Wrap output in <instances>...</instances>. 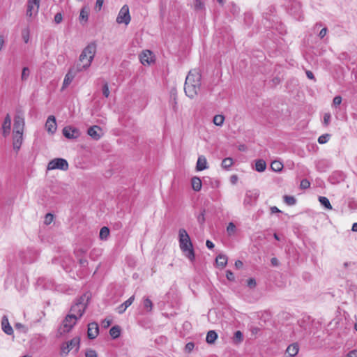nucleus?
<instances>
[{
	"mask_svg": "<svg viewBox=\"0 0 357 357\" xmlns=\"http://www.w3.org/2000/svg\"><path fill=\"white\" fill-rule=\"evenodd\" d=\"M299 351V346L298 343H293L288 346L286 349V352L290 357L296 356Z\"/></svg>",
	"mask_w": 357,
	"mask_h": 357,
	"instance_id": "nucleus-22",
	"label": "nucleus"
},
{
	"mask_svg": "<svg viewBox=\"0 0 357 357\" xmlns=\"http://www.w3.org/2000/svg\"><path fill=\"white\" fill-rule=\"evenodd\" d=\"M179 246L185 256L191 261L195 259L193 245L190 236L185 229H180L178 231Z\"/></svg>",
	"mask_w": 357,
	"mask_h": 357,
	"instance_id": "nucleus-3",
	"label": "nucleus"
},
{
	"mask_svg": "<svg viewBox=\"0 0 357 357\" xmlns=\"http://www.w3.org/2000/svg\"><path fill=\"white\" fill-rule=\"evenodd\" d=\"M23 132L18 130L13 131V149L18 152L23 142Z\"/></svg>",
	"mask_w": 357,
	"mask_h": 357,
	"instance_id": "nucleus-13",
	"label": "nucleus"
},
{
	"mask_svg": "<svg viewBox=\"0 0 357 357\" xmlns=\"http://www.w3.org/2000/svg\"><path fill=\"white\" fill-rule=\"evenodd\" d=\"M194 347H195V344L194 343L192 342H188L186 344L185 347V350L187 351V352H190L193 350L194 349Z\"/></svg>",
	"mask_w": 357,
	"mask_h": 357,
	"instance_id": "nucleus-51",
	"label": "nucleus"
},
{
	"mask_svg": "<svg viewBox=\"0 0 357 357\" xmlns=\"http://www.w3.org/2000/svg\"><path fill=\"white\" fill-rule=\"evenodd\" d=\"M271 263L273 266H278L279 265V261L275 257H273L271 259Z\"/></svg>",
	"mask_w": 357,
	"mask_h": 357,
	"instance_id": "nucleus-56",
	"label": "nucleus"
},
{
	"mask_svg": "<svg viewBox=\"0 0 357 357\" xmlns=\"http://www.w3.org/2000/svg\"><path fill=\"white\" fill-rule=\"evenodd\" d=\"M300 186L302 189H307L310 186V183L307 179L304 178L301 181Z\"/></svg>",
	"mask_w": 357,
	"mask_h": 357,
	"instance_id": "nucleus-44",
	"label": "nucleus"
},
{
	"mask_svg": "<svg viewBox=\"0 0 357 357\" xmlns=\"http://www.w3.org/2000/svg\"><path fill=\"white\" fill-rule=\"evenodd\" d=\"M30 75V70L28 67H24L22 68V75H21V79L22 81L24 82L26 81Z\"/></svg>",
	"mask_w": 357,
	"mask_h": 357,
	"instance_id": "nucleus-37",
	"label": "nucleus"
},
{
	"mask_svg": "<svg viewBox=\"0 0 357 357\" xmlns=\"http://www.w3.org/2000/svg\"><path fill=\"white\" fill-rule=\"evenodd\" d=\"M342 102V97L340 96H337L333 98V104L334 106H338Z\"/></svg>",
	"mask_w": 357,
	"mask_h": 357,
	"instance_id": "nucleus-49",
	"label": "nucleus"
},
{
	"mask_svg": "<svg viewBox=\"0 0 357 357\" xmlns=\"http://www.w3.org/2000/svg\"><path fill=\"white\" fill-rule=\"evenodd\" d=\"M319 201L321 204L328 210L332 209V206L329 202V199L326 197L319 196Z\"/></svg>",
	"mask_w": 357,
	"mask_h": 357,
	"instance_id": "nucleus-29",
	"label": "nucleus"
},
{
	"mask_svg": "<svg viewBox=\"0 0 357 357\" xmlns=\"http://www.w3.org/2000/svg\"><path fill=\"white\" fill-rule=\"evenodd\" d=\"M102 90L103 96L107 98L109 96V90L107 82L104 83Z\"/></svg>",
	"mask_w": 357,
	"mask_h": 357,
	"instance_id": "nucleus-43",
	"label": "nucleus"
},
{
	"mask_svg": "<svg viewBox=\"0 0 357 357\" xmlns=\"http://www.w3.org/2000/svg\"><path fill=\"white\" fill-rule=\"evenodd\" d=\"M243 264L241 260H237L235 262V266L236 268H241L243 266Z\"/></svg>",
	"mask_w": 357,
	"mask_h": 357,
	"instance_id": "nucleus-63",
	"label": "nucleus"
},
{
	"mask_svg": "<svg viewBox=\"0 0 357 357\" xmlns=\"http://www.w3.org/2000/svg\"><path fill=\"white\" fill-rule=\"evenodd\" d=\"M99 333V327L97 323L92 322L88 325L87 335L89 339H95Z\"/></svg>",
	"mask_w": 357,
	"mask_h": 357,
	"instance_id": "nucleus-15",
	"label": "nucleus"
},
{
	"mask_svg": "<svg viewBox=\"0 0 357 357\" xmlns=\"http://www.w3.org/2000/svg\"><path fill=\"white\" fill-rule=\"evenodd\" d=\"M306 75H307V78H309L310 79H314V80L315 79L314 74L310 70L306 71Z\"/></svg>",
	"mask_w": 357,
	"mask_h": 357,
	"instance_id": "nucleus-59",
	"label": "nucleus"
},
{
	"mask_svg": "<svg viewBox=\"0 0 357 357\" xmlns=\"http://www.w3.org/2000/svg\"><path fill=\"white\" fill-rule=\"evenodd\" d=\"M79 263L82 266H86L88 265V261L86 259H79Z\"/></svg>",
	"mask_w": 357,
	"mask_h": 357,
	"instance_id": "nucleus-58",
	"label": "nucleus"
},
{
	"mask_svg": "<svg viewBox=\"0 0 357 357\" xmlns=\"http://www.w3.org/2000/svg\"><path fill=\"white\" fill-rule=\"evenodd\" d=\"M134 301V296H131L127 301H126L123 304H121L119 307V312H123L126 310L128 307H129Z\"/></svg>",
	"mask_w": 357,
	"mask_h": 357,
	"instance_id": "nucleus-30",
	"label": "nucleus"
},
{
	"mask_svg": "<svg viewBox=\"0 0 357 357\" xmlns=\"http://www.w3.org/2000/svg\"><path fill=\"white\" fill-rule=\"evenodd\" d=\"M109 235V229L107 227H103L100 231V238L101 240H106Z\"/></svg>",
	"mask_w": 357,
	"mask_h": 357,
	"instance_id": "nucleus-33",
	"label": "nucleus"
},
{
	"mask_svg": "<svg viewBox=\"0 0 357 357\" xmlns=\"http://www.w3.org/2000/svg\"><path fill=\"white\" fill-rule=\"evenodd\" d=\"M191 185L192 189L196 192H199L202 189V181L199 177H192L191 179Z\"/></svg>",
	"mask_w": 357,
	"mask_h": 357,
	"instance_id": "nucleus-23",
	"label": "nucleus"
},
{
	"mask_svg": "<svg viewBox=\"0 0 357 357\" xmlns=\"http://www.w3.org/2000/svg\"><path fill=\"white\" fill-rule=\"evenodd\" d=\"M143 305H144V308L146 310L151 311L153 303L149 298H145L144 300Z\"/></svg>",
	"mask_w": 357,
	"mask_h": 357,
	"instance_id": "nucleus-38",
	"label": "nucleus"
},
{
	"mask_svg": "<svg viewBox=\"0 0 357 357\" xmlns=\"http://www.w3.org/2000/svg\"><path fill=\"white\" fill-rule=\"evenodd\" d=\"M102 130L98 126H93L88 129L87 133L95 140H98L101 137L100 132Z\"/></svg>",
	"mask_w": 357,
	"mask_h": 357,
	"instance_id": "nucleus-18",
	"label": "nucleus"
},
{
	"mask_svg": "<svg viewBox=\"0 0 357 357\" xmlns=\"http://www.w3.org/2000/svg\"><path fill=\"white\" fill-rule=\"evenodd\" d=\"M91 293L87 291L77 298L71 306L70 312H84L91 299Z\"/></svg>",
	"mask_w": 357,
	"mask_h": 357,
	"instance_id": "nucleus-5",
	"label": "nucleus"
},
{
	"mask_svg": "<svg viewBox=\"0 0 357 357\" xmlns=\"http://www.w3.org/2000/svg\"><path fill=\"white\" fill-rule=\"evenodd\" d=\"M85 357H98L97 352L92 349H87L85 351Z\"/></svg>",
	"mask_w": 357,
	"mask_h": 357,
	"instance_id": "nucleus-40",
	"label": "nucleus"
},
{
	"mask_svg": "<svg viewBox=\"0 0 357 357\" xmlns=\"http://www.w3.org/2000/svg\"><path fill=\"white\" fill-rule=\"evenodd\" d=\"M218 337L217 333L214 331H210L208 332L206 340L208 344H213Z\"/></svg>",
	"mask_w": 357,
	"mask_h": 357,
	"instance_id": "nucleus-27",
	"label": "nucleus"
},
{
	"mask_svg": "<svg viewBox=\"0 0 357 357\" xmlns=\"http://www.w3.org/2000/svg\"><path fill=\"white\" fill-rule=\"evenodd\" d=\"M11 126V118L9 114H7L4 118L3 124H2V135L3 137H6L10 131Z\"/></svg>",
	"mask_w": 357,
	"mask_h": 357,
	"instance_id": "nucleus-16",
	"label": "nucleus"
},
{
	"mask_svg": "<svg viewBox=\"0 0 357 357\" xmlns=\"http://www.w3.org/2000/svg\"><path fill=\"white\" fill-rule=\"evenodd\" d=\"M207 168L208 165L206 158L204 155H199L196 165L197 171H203Z\"/></svg>",
	"mask_w": 357,
	"mask_h": 357,
	"instance_id": "nucleus-21",
	"label": "nucleus"
},
{
	"mask_svg": "<svg viewBox=\"0 0 357 357\" xmlns=\"http://www.w3.org/2000/svg\"><path fill=\"white\" fill-rule=\"evenodd\" d=\"M80 347V338L76 336L69 341L63 342L60 346L59 355L61 357H66L70 351L74 350L77 353Z\"/></svg>",
	"mask_w": 357,
	"mask_h": 357,
	"instance_id": "nucleus-6",
	"label": "nucleus"
},
{
	"mask_svg": "<svg viewBox=\"0 0 357 357\" xmlns=\"http://www.w3.org/2000/svg\"><path fill=\"white\" fill-rule=\"evenodd\" d=\"M215 261L218 266L223 268L227 264V257L225 255L219 254L216 257Z\"/></svg>",
	"mask_w": 357,
	"mask_h": 357,
	"instance_id": "nucleus-25",
	"label": "nucleus"
},
{
	"mask_svg": "<svg viewBox=\"0 0 357 357\" xmlns=\"http://www.w3.org/2000/svg\"><path fill=\"white\" fill-rule=\"evenodd\" d=\"M22 38L24 39V43H27L28 41H29V32L27 31L26 33L23 32L22 33Z\"/></svg>",
	"mask_w": 357,
	"mask_h": 357,
	"instance_id": "nucleus-60",
	"label": "nucleus"
},
{
	"mask_svg": "<svg viewBox=\"0 0 357 357\" xmlns=\"http://www.w3.org/2000/svg\"><path fill=\"white\" fill-rule=\"evenodd\" d=\"M224 121H225V117L223 115H220V114H218V115H215L214 117H213V123L215 125L218 126H222L223 123H224Z\"/></svg>",
	"mask_w": 357,
	"mask_h": 357,
	"instance_id": "nucleus-35",
	"label": "nucleus"
},
{
	"mask_svg": "<svg viewBox=\"0 0 357 357\" xmlns=\"http://www.w3.org/2000/svg\"><path fill=\"white\" fill-rule=\"evenodd\" d=\"M116 22L119 24L124 23L126 25L128 24L130 22L129 8L127 5L123 6V7L121 8L116 17Z\"/></svg>",
	"mask_w": 357,
	"mask_h": 357,
	"instance_id": "nucleus-10",
	"label": "nucleus"
},
{
	"mask_svg": "<svg viewBox=\"0 0 357 357\" xmlns=\"http://www.w3.org/2000/svg\"><path fill=\"white\" fill-rule=\"evenodd\" d=\"M1 326L3 332L7 335H12L13 330L8 322V319L6 316H3L1 320Z\"/></svg>",
	"mask_w": 357,
	"mask_h": 357,
	"instance_id": "nucleus-20",
	"label": "nucleus"
},
{
	"mask_svg": "<svg viewBox=\"0 0 357 357\" xmlns=\"http://www.w3.org/2000/svg\"><path fill=\"white\" fill-rule=\"evenodd\" d=\"M271 167L274 172H280L282 169L283 165L282 162L275 160L271 162Z\"/></svg>",
	"mask_w": 357,
	"mask_h": 357,
	"instance_id": "nucleus-34",
	"label": "nucleus"
},
{
	"mask_svg": "<svg viewBox=\"0 0 357 357\" xmlns=\"http://www.w3.org/2000/svg\"><path fill=\"white\" fill-rule=\"evenodd\" d=\"M331 119V114L329 113H326L324 116V124L325 126H328Z\"/></svg>",
	"mask_w": 357,
	"mask_h": 357,
	"instance_id": "nucleus-53",
	"label": "nucleus"
},
{
	"mask_svg": "<svg viewBox=\"0 0 357 357\" xmlns=\"http://www.w3.org/2000/svg\"><path fill=\"white\" fill-rule=\"evenodd\" d=\"M205 209H203L200 214L197 216V221L199 224L202 225L205 222Z\"/></svg>",
	"mask_w": 357,
	"mask_h": 357,
	"instance_id": "nucleus-42",
	"label": "nucleus"
},
{
	"mask_svg": "<svg viewBox=\"0 0 357 357\" xmlns=\"http://www.w3.org/2000/svg\"><path fill=\"white\" fill-rule=\"evenodd\" d=\"M266 168V162L262 160L259 159L256 160L255 162V170L259 172H263L265 171Z\"/></svg>",
	"mask_w": 357,
	"mask_h": 357,
	"instance_id": "nucleus-26",
	"label": "nucleus"
},
{
	"mask_svg": "<svg viewBox=\"0 0 357 357\" xmlns=\"http://www.w3.org/2000/svg\"><path fill=\"white\" fill-rule=\"evenodd\" d=\"M234 161L231 158H226L222 160L221 165L222 168L225 169H229V168L231 167Z\"/></svg>",
	"mask_w": 357,
	"mask_h": 357,
	"instance_id": "nucleus-32",
	"label": "nucleus"
},
{
	"mask_svg": "<svg viewBox=\"0 0 357 357\" xmlns=\"http://www.w3.org/2000/svg\"><path fill=\"white\" fill-rule=\"evenodd\" d=\"M347 357H357V349L349 351L347 354Z\"/></svg>",
	"mask_w": 357,
	"mask_h": 357,
	"instance_id": "nucleus-55",
	"label": "nucleus"
},
{
	"mask_svg": "<svg viewBox=\"0 0 357 357\" xmlns=\"http://www.w3.org/2000/svg\"><path fill=\"white\" fill-rule=\"evenodd\" d=\"M79 72L82 71L78 70V68H76L75 66L69 69L68 72L64 77L62 89L66 88L72 82V81L76 76L77 73Z\"/></svg>",
	"mask_w": 357,
	"mask_h": 357,
	"instance_id": "nucleus-12",
	"label": "nucleus"
},
{
	"mask_svg": "<svg viewBox=\"0 0 357 357\" xmlns=\"http://www.w3.org/2000/svg\"><path fill=\"white\" fill-rule=\"evenodd\" d=\"M206 245L208 249H213L214 248V244L210 240H207L206 242Z\"/></svg>",
	"mask_w": 357,
	"mask_h": 357,
	"instance_id": "nucleus-61",
	"label": "nucleus"
},
{
	"mask_svg": "<svg viewBox=\"0 0 357 357\" xmlns=\"http://www.w3.org/2000/svg\"><path fill=\"white\" fill-rule=\"evenodd\" d=\"M201 74L196 70H190L185 78L184 91L187 96L194 98L200 90Z\"/></svg>",
	"mask_w": 357,
	"mask_h": 357,
	"instance_id": "nucleus-1",
	"label": "nucleus"
},
{
	"mask_svg": "<svg viewBox=\"0 0 357 357\" xmlns=\"http://www.w3.org/2000/svg\"><path fill=\"white\" fill-rule=\"evenodd\" d=\"M63 135L68 139H76L79 135V130L71 126H66L63 129Z\"/></svg>",
	"mask_w": 357,
	"mask_h": 357,
	"instance_id": "nucleus-14",
	"label": "nucleus"
},
{
	"mask_svg": "<svg viewBox=\"0 0 357 357\" xmlns=\"http://www.w3.org/2000/svg\"><path fill=\"white\" fill-rule=\"evenodd\" d=\"M45 128L49 133L54 134L56 130V122L54 116H50L45 123Z\"/></svg>",
	"mask_w": 357,
	"mask_h": 357,
	"instance_id": "nucleus-17",
	"label": "nucleus"
},
{
	"mask_svg": "<svg viewBox=\"0 0 357 357\" xmlns=\"http://www.w3.org/2000/svg\"><path fill=\"white\" fill-rule=\"evenodd\" d=\"M4 45H5L4 36L1 35L0 36V51L3 48Z\"/></svg>",
	"mask_w": 357,
	"mask_h": 357,
	"instance_id": "nucleus-57",
	"label": "nucleus"
},
{
	"mask_svg": "<svg viewBox=\"0 0 357 357\" xmlns=\"http://www.w3.org/2000/svg\"><path fill=\"white\" fill-rule=\"evenodd\" d=\"M330 138L329 134H325L318 138V142L321 144L326 143Z\"/></svg>",
	"mask_w": 357,
	"mask_h": 357,
	"instance_id": "nucleus-41",
	"label": "nucleus"
},
{
	"mask_svg": "<svg viewBox=\"0 0 357 357\" xmlns=\"http://www.w3.org/2000/svg\"><path fill=\"white\" fill-rule=\"evenodd\" d=\"M111 324V321L110 320H108V319H105L103 321H102V326L105 327V328H107L108 326H109Z\"/></svg>",
	"mask_w": 357,
	"mask_h": 357,
	"instance_id": "nucleus-64",
	"label": "nucleus"
},
{
	"mask_svg": "<svg viewBox=\"0 0 357 357\" xmlns=\"http://www.w3.org/2000/svg\"><path fill=\"white\" fill-rule=\"evenodd\" d=\"M103 3L104 0H96V5L94 7V9L96 12H99L101 10Z\"/></svg>",
	"mask_w": 357,
	"mask_h": 357,
	"instance_id": "nucleus-46",
	"label": "nucleus"
},
{
	"mask_svg": "<svg viewBox=\"0 0 357 357\" xmlns=\"http://www.w3.org/2000/svg\"><path fill=\"white\" fill-rule=\"evenodd\" d=\"M82 314H79V315L77 317L74 314H67L61 326L57 330L56 336L59 337L68 333L76 324L78 319L81 317Z\"/></svg>",
	"mask_w": 357,
	"mask_h": 357,
	"instance_id": "nucleus-4",
	"label": "nucleus"
},
{
	"mask_svg": "<svg viewBox=\"0 0 357 357\" xmlns=\"http://www.w3.org/2000/svg\"><path fill=\"white\" fill-rule=\"evenodd\" d=\"M109 334L114 339L119 337L121 334L120 328L116 326L112 327L109 330Z\"/></svg>",
	"mask_w": 357,
	"mask_h": 357,
	"instance_id": "nucleus-31",
	"label": "nucleus"
},
{
	"mask_svg": "<svg viewBox=\"0 0 357 357\" xmlns=\"http://www.w3.org/2000/svg\"><path fill=\"white\" fill-rule=\"evenodd\" d=\"M89 8L86 6L83 7L80 10V13H79V20L80 22L82 23L83 21L84 22H86L89 19Z\"/></svg>",
	"mask_w": 357,
	"mask_h": 357,
	"instance_id": "nucleus-24",
	"label": "nucleus"
},
{
	"mask_svg": "<svg viewBox=\"0 0 357 357\" xmlns=\"http://www.w3.org/2000/svg\"><path fill=\"white\" fill-rule=\"evenodd\" d=\"M259 196V191L258 190L247 191L243 200V205L245 207L255 206Z\"/></svg>",
	"mask_w": 357,
	"mask_h": 357,
	"instance_id": "nucleus-9",
	"label": "nucleus"
},
{
	"mask_svg": "<svg viewBox=\"0 0 357 357\" xmlns=\"http://www.w3.org/2000/svg\"><path fill=\"white\" fill-rule=\"evenodd\" d=\"M96 42L90 43L82 52L78 63L75 66L78 68V70H85L88 69L96 52Z\"/></svg>",
	"mask_w": 357,
	"mask_h": 357,
	"instance_id": "nucleus-2",
	"label": "nucleus"
},
{
	"mask_svg": "<svg viewBox=\"0 0 357 357\" xmlns=\"http://www.w3.org/2000/svg\"><path fill=\"white\" fill-rule=\"evenodd\" d=\"M226 277L227 280L229 281H234L235 279L234 273L229 270H227L226 271Z\"/></svg>",
	"mask_w": 357,
	"mask_h": 357,
	"instance_id": "nucleus-50",
	"label": "nucleus"
},
{
	"mask_svg": "<svg viewBox=\"0 0 357 357\" xmlns=\"http://www.w3.org/2000/svg\"><path fill=\"white\" fill-rule=\"evenodd\" d=\"M238 181V176L236 175H232L230 177V181L232 184H236Z\"/></svg>",
	"mask_w": 357,
	"mask_h": 357,
	"instance_id": "nucleus-62",
	"label": "nucleus"
},
{
	"mask_svg": "<svg viewBox=\"0 0 357 357\" xmlns=\"http://www.w3.org/2000/svg\"><path fill=\"white\" fill-rule=\"evenodd\" d=\"M195 8L196 10H203V9H204V4L202 1V0H195Z\"/></svg>",
	"mask_w": 357,
	"mask_h": 357,
	"instance_id": "nucleus-45",
	"label": "nucleus"
},
{
	"mask_svg": "<svg viewBox=\"0 0 357 357\" xmlns=\"http://www.w3.org/2000/svg\"><path fill=\"white\" fill-rule=\"evenodd\" d=\"M152 52L150 50H145L140 54V61L143 65H149L152 61Z\"/></svg>",
	"mask_w": 357,
	"mask_h": 357,
	"instance_id": "nucleus-19",
	"label": "nucleus"
},
{
	"mask_svg": "<svg viewBox=\"0 0 357 357\" xmlns=\"http://www.w3.org/2000/svg\"><path fill=\"white\" fill-rule=\"evenodd\" d=\"M63 20V16L61 13H57L54 16V22L56 24H59Z\"/></svg>",
	"mask_w": 357,
	"mask_h": 357,
	"instance_id": "nucleus-48",
	"label": "nucleus"
},
{
	"mask_svg": "<svg viewBox=\"0 0 357 357\" xmlns=\"http://www.w3.org/2000/svg\"><path fill=\"white\" fill-rule=\"evenodd\" d=\"M283 198L285 204L289 206H293L296 203V199L293 196L284 195Z\"/></svg>",
	"mask_w": 357,
	"mask_h": 357,
	"instance_id": "nucleus-36",
	"label": "nucleus"
},
{
	"mask_svg": "<svg viewBox=\"0 0 357 357\" xmlns=\"http://www.w3.org/2000/svg\"><path fill=\"white\" fill-rule=\"evenodd\" d=\"M243 341V335L240 331H237L235 332L233 342L235 344H239Z\"/></svg>",
	"mask_w": 357,
	"mask_h": 357,
	"instance_id": "nucleus-28",
	"label": "nucleus"
},
{
	"mask_svg": "<svg viewBox=\"0 0 357 357\" xmlns=\"http://www.w3.org/2000/svg\"><path fill=\"white\" fill-rule=\"evenodd\" d=\"M25 127L24 112L21 106L15 109V114L14 116L13 130L24 132Z\"/></svg>",
	"mask_w": 357,
	"mask_h": 357,
	"instance_id": "nucleus-7",
	"label": "nucleus"
},
{
	"mask_svg": "<svg viewBox=\"0 0 357 357\" xmlns=\"http://www.w3.org/2000/svg\"><path fill=\"white\" fill-rule=\"evenodd\" d=\"M327 31H328V30H327V28H326V27L323 28V29L320 31V32H319V36L320 37V38H323L326 36V33H327Z\"/></svg>",
	"mask_w": 357,
	"mask_h": 357,
	"instance_id": "nucleus-54",
	"label": "nucleus"
},
{
	"mask_svg": "<svg viewBox=\"0 0 357 357\" xmlns=\"http://www.w3.org/2000/svg\"><path fill=\"white\" fill-rule=\"evenodd\" d=\"M53 219H54L53 215L51 213H47L45 215L44 222L45 225H48L53 221Z\"/></svg>",
	"mask_w": 357,
	"mask_h": 357,
	"instance_id": "nucleus-47",
	"label": "nucleus"
},
{
	"mask_svg": "<svg viewBox=\"0 0 357 357\" xmlns=\"http://www.w3.org/2000/svg\"><path fill=\"white\" fill-rule=\"evenodd\" d=\"M236 229V225L233 222H229L227 227V231L229 235H231L235 233Z\"/></svg>",
	"mask_w": 357,
	"mask_h": 357,
	"instance_id": "nucleus-39",
	"label": "nucleus"
},
{
	"mask_svg": "<svg viewBox=\"0 0 357 357\" xmlns=\"http://www.w3.org/2000/svg\"><path fill=\"white\" fill-rule=\"evenodd\" d=\"M68 163L66 160L63 158H54L49 162L47 169H61L66 171L68 169Z\"/></svg>",
	"mask_w": 357,
	"mask_h": 357,
	"instance_id": "nucleus-8",
	"label": "nucleus"
},
{
	"mask_svg": "<svg viewBox=\"0 0 357 357\" xmlns=\"http://www.w3.org/2000/svg\"><path fill=\"white\" fill-rule=\"evenodd\" d=\"M40 0H28L27 9L26 15L29 17H31L33 15H36L40 7Z\"/></svg>",
	"mask_w": 357,
	"mask_h": 357,
	"instance_id": "nucleus-11",
	"label": "nucleus"
},
{
	"mask_svg": "<svg viewBox=\"0 0 357 357\" xmlns=\"http://www.w3.org/2000/svg\"><path fill=\"white\" fill-rule=\"evenodd\" d=\"M247 283L248 286L251 289L255 287L256 286V281L254 278H250L249 280H248Z\"/></svg>",
	"mask_w": 357,
	"mask_h": 357,
	"instance_id": "nucleus-52",
	"label": "nucleus"
}]
</instances>
